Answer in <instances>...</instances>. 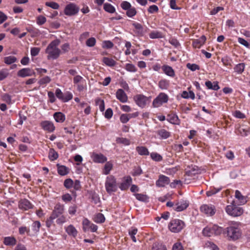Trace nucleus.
Listing matches in <instances>:
<instances>
[{
  "label": "nucleus",
  "mask_w": 250,
  "mask_h": 250,
  "mask_svg": "<svg viewBox=\"0 0 250 250\" xmlns=\"http://www.w3.org/2000/svg\"><path fill=\"white\" fill-rule=\"evenodd\" d=\"M62 199L63 201H64L65 203H67L68 202H70L72 199V197L69 193H66L62 195Z\"/></svg>",
  "instance_id": "61"
},
{
  "label": "nucleus",
  "mask_w": 250,
  "mask_h": 250,
  "mask_svg": "<svg viewBox=\"0 0 250 250\" xmlns=\"http://www.w3.org/2000/svg\"><path fill=\"white\" fill-rule=\"evenodd\" d=\"M70 50V45L68 43H65L61 46L62 53L68 52Z\"/></svg>",
  "instance_id": "58"
},
{
  "label": "nucleus",
  "mask_w": 250,
  "mask_h": 250,
  "mask_svg": "<svg viewBox=\"0 0 250 250\" xmlns=\"http://www.w3.org/2000/svg\"><path fill=\"white\" fill-rule=\"evenodd\" d=\"M18 206L20 209L23 210H27L33 208L32 204L26 199L20 200Z\"/></svg>",
  "instance_id": "14"
},
{
  "label": "nucleus",
  "mask_w": 250,
  "mask_h": 250,
  "mask_svg": "<svg viewBox=\"0 0 250 250\" xmlns=\"http://www.w3.org/2000/svg\"><path fill=\"white\" fill-rule=\"evenodd\" d=\"M91 158L92 161L96 163H104L107 161V158L102 153L93 152Z\"/></svg>",
  "instance_id": "13"
},
{
  "label": "nucleus",
  "mask_w": 250,
  "mask_h": 250,
  "mask_svg": "<svg viewBox=\"0 0 250 250\" xmlns=\"http://www.w3.org/2000/svg\"><path fill=\"white\" fill-rule=\"evenodd\" d=\"M113 165L110 162H107L104 165L103 169V173L105 175H107L109 173L110 170L112 169Z\"/></svg>",
  "instance_id": "34"
},
{
  "label": "nucleus",
  "mask_w": 250,
  "mask_h": 250,
  "mask_svg": "<svg viewBox=\"0 0 250 250\" xmlns=\"http://www.w3.org/2000/svg\"><path fill=\"white\" fill-rule=\"evenodd\" d=\"M41 225L39 221H36L34 222L32 225V230L35 233H37L39 232Z\"/></svg>",
  "instance_id": "40"
},
{
  "label": "nucleus",
  "mask_w": 250,
  "mask_h": 250,
  "mask_svg": "<svg viewBox=\"0 0 250 250\" xmlns=\"http://www.w3.org/2000/svg\"><path fill=\"white\" fill-rule=\"evenodd\" d=\"M73 181L71 179H70V178L66 179L64 181V186L66 188L68 189V188H72L73 187Z\"/></svg>",
  "instance_id": "51"
},
{
  "label": "nucleus",
  "mask_w": 250,
  "mask_h": 250,
  "mask_svg": "<svg viewBox=\"0 0 250 250\" xmlns=\"http://www.w3.org/2000/svg\"><path fill=\"white\" fill-rule=\"evenodd\" d=\"M150 157L153 160L155 161H160L162 160V157L159 154L152 152L150 154Z\"/></svg>",
  "instance_id": "53"
},
{
  "label": "nucleus",
  "mask_w": 250,
  "mask_h": 250,
  "mask_svg": "<svg viewBox=\"0 0 250 250\" xmlns=\"http://www.w3.org/2000/svg\"><path fill=\"white\" fill-rule=\"evenodd\" d=\"M162 69L166 75L171 77L175 76L174 71L171 67L168 65H164L162 67Z\"/></svg>",
  "instance_id": "28"
},
{
  "label": "nucleus",
  "mask_w": 250,
  "mask_h": 250,
  "mask_svg": "<svg viewBox=\"0 0 250 250\" xmlns=\"http://www.w3.org/2000/svg\"><path fill=\"white\" fill-rule=\"evenodd\" d=\"M223 231V229L216 225L212 227H206L202 231L203 234L205 236L210 237L220 235Z\"/></svg>",
  "instance_id": "5"
},
{
  "label": "nucleus",
  "mask_w": 250,
  "mask_h": 250,
  "mask_svg": "<svg viewBox=\"0 0 250 250\" xmlns=\"http://www.w3.org/2000/svg\"><path fill=\"white\" fill-rule=\"evenodd\" d=\"M224 233L227 234L229 239L236 240L239 239L242 234L238 227V224L235 223L225 229Z\"/></svg>",
  "instance_id": "2"
},
{
  "label": "nucleus",
  "mask_w": 250,
  "mask_h": 250,
  "mask_svg": "<svg viewBox=\"0 0 250 250\" xmlns=\"http://www.w3.org/2000/svg\"><path fill=\"white\" fill-rule=\"evenodd\" d=\"M188 202L186 200H182L177 203L173 207V209L177 211H181L186 209L188 206Z\"/></svg>",
  "instance_id": "15"
},
{
  "label": "nucleus",
  "mask_w": 250,
  "mask_h": 250,
  "mask_svg": "<svg viewBox=\"0 0 250 250\" xmlns=\"http://www.w3.org/2000/svg\"><path fill=\"white\" fill-rule=\"evenodd\" d=\"M157 134L162 139H166L170 136V132L164 128L158 130Z\"/></svg>",
  "instance_id": "26"
},
{
  "label": "nucleus",
  "mask_w": 250,
  "mask_h": 250,
  "mask_svg": "<svg viewBox=\"0 0 250 250\" xmlns=\"http://www.w3.org/2000/svg\"><path fill=\"white\" fill-rule=\"evenodd\" d=\"M170 182L169 178L166 176L161 175L159 177V179L156 182L157 186L159 187H163L168 185Z\"/></svg>",
  "instance_id": "16"
},
{
  "label": "nucleus",
  "mask_w": 250,
  "mask_h": 250,
  "mask_svg": "<svg viewBox=\"0 0 250 250\" xmlns=\"http://www.w3.org/2000/svg\"><path fill=\"white\" fill-rule=\"evenodd\" d=\"M226 211L228 214L234 217L239 216L243 213V209L242 208L234 205L227 206L226 208Z\"/></svg>",
  "instance_id": "6"
},
{
  "label": "nucleus",
  "mask_w": 250,
  "mask_h": 250,
  "mask_svg": "<svg viewBox=\"0 0 250 250\" xmlns=\"http://www.w3.org/2000/svg\"><path fill=\"white\" fill-rule=\"evenodd\" d=\"M134 196L136 198L140 201H146L148 200V197L146 195H144L140 193H135Z\"/></svg>",
  "instance_id": "44"
},
{
  "label": "nucleus",
  "mask_w": 250,
  "mask_h": 250,
  "mask_svg": "<svg viewBox=\"0 0 250 250\" xmlns=\"http://www.w3.org/2000/svg\"><path fill=\"white\" fill-rule=\"evenodd\" d=\"M149 36L151 39H159L162 38L163 37V35L161 32L158 31H153L151 32Z\"/></svg>",
  "instance_id": "38"
},
{
  "label": "nucleus",
  "mask_w": 250,
  "mask_h": 250,
  "mask_svg": "<svg viewBox=\"0 0 250 250\" xmlns=\"http://www.w3.org/2000/svg\"><path fill=\"white\" fill-rule=\"evenodd\" d=\"M48 158L51 161H54L58 158V154L54 149H50L48 154Z\"/></svg>",
  "instance_id": "39"
},
{
  "label": "nucleus",
  "mask_w": 250,
  "mask_h": 250,
  "mask_svg": "<svg viewBox=\"0 0 250 250\" xmlns=\"http://www.w3.org/2000/svg\"><path fill=\"white\" fill-rule=\"evenodd\" d=\"M103 62L107 66L112 67L116 65V62L112 58L108 57H104Z\"/></svg>",
  "instance_id": "32"
},
{
  "label": "nucleus",
  "mask_w": 250,
  "mask_h": 250,
  "mask_svg": "<svg viewBox=\"0 0 250 250\" xmlns=\"http://www.w3.org/2000/svg\"><path fill=\"white\" fill-rule=\"evenodd\" d=\"M152 250H167L166 247L160 243H154L153 245Z\"/></svg>",
  "instance_id": "43"
},
{
  "label": "nucleus",
  "mask_w": 250,
  "mask_h": 250,
  "mask_svg": "<svg viewBox=\"0 0 250 250\" xmlns=\"http://www.w3.org/2000/svg\"><path fill=\"white\" fill-rule=\"evenodd\" d=\"M61 43L59 39L52 41L47 46L45 52L47 55L48 60H56L62 54V51L58 46Z\"/></svg>",
  "instance_id": "1"
},
{
  "label": "nucleus",
  "mask_w": 250,
  "mask_h": 250,
  "mask_svg": "<svg viewBox=\"0 0 250 250\" xmlns=\"http://www.w3.org/2000/svg\"><path fill=\"white\" fill-rule=\"evenodd\" d=\"M117 142L118 143L123 144L125 146H128L130 144L129 140L124 138H118L117 139Z\"/></svg>",
  "instance_id": "59"
},
{
  "label": "nucleus",
  "mask_w": 250,
  "mask_h": 250,
  "mask_svg": "<svg viewBox=\"0 0 250 250\" xmlns=\"http://www.w3.org/2000/svg\"><path fill=\"white\" fill-rule=\"evenodd\" d=\"M133 99L136 104L141 108L145 107L149 101L148 98L142 94L136 95Z\"/></svg>",
  "instance_id": "9"
},
{
  "label": "nucleus",
  "mask_w": 250,
  "mask_h": 250,
  "mask_svg": "<svg viewBox=\"0 0 250 250\" xmlns=\"http://www.w3.org/2000/svg\"><path fill=\"white\" fill-rule=\"evenodd\" d=\"M41 126L44 130L49 132H53L55 128L54 124L48 121L42 122L41 123Z\"/></svg>",
  "instance_id": "21"
},
{
  "label": "nucleus",
  "mask_w": 250,
  "mask_h": 250,
  "mask_svg": "<svg viewBox=\"0 0 250 250\" xmlns=\"http://www.w3.org/2000/svg\"><path fill=\"white\" fill-rule=\"evenodd\" d=\"M56 218L53 215L51 214L50 216L46 221V226L49 228H50L53 223V221Z\"/></svg>",
  "instance_id": "56"
},
{
  "label": "nucleus",
  "mask_w": 250,
  "mask_h": 250,
  "mask_svg": "<svg viewBox=\"0 0 250 250\" xmlns=\"http://www.w3.org/2000/svg\"><path fill=\"white\" fill-rule=\"evenodd\" d=\"M35 74V73L34 71L30 68H22L17 73V76L21 78L32 76Z\"/></svg>",
  "instance_id": "11"
},
{
  "label": "nucleus",
  "mask_w": 250,
  "mask_h": 250,
  "mask_svg": "<svg viewBox=\"0 0 250 250\" xmlns=\"http://www.w3.org/2000/svg\"><path fill=\"white\" fill-rule=\"evenodd\" d=\"M73 98L72 94L69 92H67L66 93L64 94V96L63 97L62 101L63 102H66L71 100Z\"/></svg>",
  "instance_id": "60"
},
{
  "label": "nucleus",
  "mask_w": 250,
  "mask_h": 250,
  "mask_svg": "<svg viewBox=\"0 0 250 250\" xmlns=\"http://www.w3.org/2000/svg\"><path fill=\"white\" fill-rule=\"evenodd\" d=\"M64 210L63 205L59 203H57L55 205L51 214L55 216V217L57 218L59 215L63 213Z\"/></svg>",
  "instance_id": "17"
},
{
  "label": "nucleus",
  "mask_w": 250,
  "mask_h": 250,
  "mask_svg": "<svg viewBox=\"0 0 250 250\" xmlns=\"http://www.w3.org/2000/svg\"><path fill=\"white\" fill-rule=\"evenodd\" d=\"M83 229L84 232L90 230L92 232H96L98 229V226L91 223L87 218H84L82 222Z\"/></svg>",
  "instance_id": "10"
},
{
  "label": "nucleus",
  "mask_w": 250,
  "mask_h": 250,
  "mask_svg": "<svg viewBox=\"0 0 250 250\" xmlns=\"http://www.w3.org/2000/svg\"><path fill=\"white\" fill-rule=\"evenodd\" d=\"M113 43L110 41H105L103 42L102 47L104 48L110 49L113 47Z\"/></svg>",
  "instance_id": "52"
},
{
  "label": "nucleus",
  "mask_w": 250,
  "mask_h": 250,
  "mask_svg": "<svg viewBox=\"0 0 250 250\" xmlns=\"http://www.w3.org/2000/svg\"><path fill=\"white\" fill-rule=\"evenodd\" d=\"M79 11V8L74 3H70L66 5L64 13L65 15L71 16L77 14Z\"/></svg>",
  "instance_id": "7"
},
{
  "label": "nucleus",
  "mask_w": 250,
  "mask_h": 250,
  "mask_svg": "<svg viewBox=\"0 0 250 250\" xmlns=\"http://www.w3.org/2000/svg\"><path fill=\"white\" fill-rule=\"evenodd\" d=\"M136 151L141 155H148L149 154L148 149L145 146H137Z\"/></svg>",
  "instance_id": "35"
},
{
  "label": "nucleus",
  "mask_w": 250,
  "mask_h": 250,
  "mask_svg": "<svg viewBox=\"0 0 250 250\" xmlns=\"http://www.w3.org/2000/svg\"><path fill=\"white\" fill-rule=\"evenodd\" d=\"M137 231V229L134 228H131L128 231L129 235L130 236L132 241L134 242H136V239L135 235L136 234Z\"/></svg>",
  "instance_id": "42"
},
{
  "label": "nucleus",
  "mask_w": 250,
  "mask_h": 250,
  "mask_svg": "<svg viewBox=\"0 0 250 250\" xmlns=\"http://www.w3.org/2000/svg\"><path fill=\"white\" fill-rule=\"evenodd\" d=\"M172 250H184V249L181 243L177 242L173 245Z\"/></svg>",
  "instance_id": "64"
},
{
  "label": "nucleus",
  "mask_w": 250,
  "mask_h": 250,
  "mask_svg": "<svg viewBox=\"0 0 250 250\" xmlns=\"http://www.w3.org/2000/svg\"><path fill=\"white\" fill-rule=\"evenodd\" d=\"M57 171L59 175L64 176L68 174L70 172V168L63 165L57 164Z\"/></svg>",
  "instance_id": "22"
},
{
  "label": "nucleus",
  "mask_w": 250,
  "mask_h": 250,
  "mask_svg": "<svg viewBox=\"0 0 250 250\" xmlns=\"http://www.w3.org/2000/svg\"><path fill=\"white\" fill-rule=\"evenodd\" d=\"M187 67L192 71L199 70L200 69L199 65L194 63L191 64L188 63L187 64Z\"/></svg>",
  "instance_id": "55"
},
{
  "label": "nucleus",
  "mask_w": 250,
  "mask_h": 250,
  "mask_svg": "<svg viewBox=\"0 0 250 250\" xmlns=\"http://www.w3.org/2000/svg\"><path fill=\"white\" fill-rule=\"evenodd\" d=\"M129 120L128 114H123L120 116V120L123 124L126 123Z\"/></svg>",
  "instance_id": "54"
},
{
  "label": "nucleus",
  "mask_w": 250,
  "mask_h": 250,
  "mask_svg": "<svg viewBox=\"0 0 250 250\" xmlns=\"http://www.w3.org/2000/svg\"><path fill=\"white\" fill-rule=\"evenodd\" d=\"M167 120L173 124H178L179 121L178 116L175 114L168 115Z\"/></svg>",
  "instance_id": "36"
},
{
  "label": "nucleus",
  "mask_w": 250,
  "mask_h": 250,
  "mask_svg": "<svg viewBox=\"0 0 250 250\" xmlns=\"http://www.w3.org/2000/svg\"><path fill=\"white\" fill-rule=\"evenodd\" d=\"M51 82V79L48 76H45L39 81V83L40 85L47 84Z\"/></svg>",
  "instance_id": "48"
},
{
  "label": "nucleus",
  "mask_w": 250,
  "mask_h": 250,
  "mask_svg": "<svg viewBox=\"0 0 250 250\" xmlns=\"http://www.w3.org/2000/svg\"><path fill=\"white\" fill-rule=\"evenodd\" d=\"M121 7L125 10H127L129 9L131 7V4L126 1H123L121 4Z\"/></svg>",
  "instance_id": "62"
},
{
  "label": "nucleus",
  "mask_w": 250,
  "mask_h": 250,
  "mask_svg": "<svg viewBox=\"0 0 250 250\" xmlns=\"http://www.w3.org/2000/svg\"><path fill=\"white\" fill-rule=\"evenodd\" d=\"M201 211L207 216H212L215 213V209L213 206L203 205L200 207Z\"/></svg>",
  "instance_id": "12"
},
{
  "label": "nucleus",
  "mask_w": 250,
  "mask_h": 250,
  "mask_svg": "<svg viewBox=\"0 0 250 250\" xmlns=\"http://www.w3.org/2000/svg\"><path fill=\"white\" fill-rule=\"evenodd\" d=\"M116 96L117 99L122 103H126L127 101V96L122 89H119L117 90L116 93Z\"/></svg>",
  "instance_id": "19"
},
{
  "label": "nucleus",
  "mask_w": 250,
  "mask_h": 250,
  "mask_svg": "<svg viewBox=\"0 0 250 250\" xmlns=\"http://www.w3.org/2000/svg\"><path fill=\"white\" fill-rule=\"evenodd\" d=\"M46 21V19L45 17L42 16H40L38 17L37 20V23L39 25H42Z\"/></svg>",
  "instance_id": "63"
},
{
  "label": "nucleus",
  "mask_w": 250,
  "mask_h": 250,
  "mask_svg": "<svg viewBox=\"0 0 250 250\" xmlns=\"http://www.w3.org/2000/svg\"><path fill=\"white\" fill-rule=\"evenodd\" d=\"M235 197L239 201L241 205H244L247 202L246 197L243 196L238 190L235 191Z\"/></svg>",
  "instance_id": "25"
},
{
  "label": "nucleus",
  "mask_w": 250,
  "mask_h": 250,
  "mask_svg": "<svg viewBox=\"0 0 250 250\" xmlns=\"http://www.w3.org/2000/svg\"><path fill=\"white\" fill-rule=\"evenodd\" d=\"M65 229L69 235L72 236L73 237H76L77 235L78 231L72 225H70L65 227Z\"/></svg>",
  "instance_id": "23"
},
{
  "label": "nucleus",
  "mask_w": 250,
  "mask_h": 250,
  "mask_svg": "<svg viewBox=\"0 0 250 250\" xmlns=\"http://www.w3.org/2000/svg\"><path fill=\"white\" fill-rule=\"evenodd\" d=\"M206 86L209 89H212L213 90H218L220 89V87L218 85L217 82H213L212 83L210 81H208L205 83Z\"/></svg>",
  "instance_id": "24"
},
{
  "label": "nucleus",
  "mask_w": 250,
  "mask_h": 250,
  "mask_svg": "<svg viewBox=\"0 0 250 250\" xmlns=\"http://www.w3.org/2000/svg\"><path fill=\"white\" fill-rule=\"evenodd\" d=\"M136 10L134 7H131L126 10V15L129 17H132L136 14Z\"/></svg>",
  "instance_id": "49"
},
{
  "label": "nucleus",
  "mask_w": 250,
  "mask_h": 250,
  "mask_svg": "<svg viewBox=\"0 0 250 250\" xmlns=\"http://www.w3.org/2000/svg\"><path fill=\"white\" fill-rule=\"evenodd\" d=\"M168 96L167 94L161 93L154 100L152 103L154 107H158L163 104L167 103Z\"/></svg>",
  "instance_id": "8"
},
{
  "label": "nucleus",
  "mask_w": 250,
  "mask_h": 250,
  "mask_svg": "<svg viewBox=\"0 0 250 250\" xmlns=\"http://www.w3.org/2000/svg\"><path fill=\"white\" fill-rule=\"evenodd\" d=\"M105 188L108 194L116 192L118 188L116 179L113 175H109L106 178Z\"/></svg>",
  "instance_id": "3"
},
{
  "label": "nucleus",
  "mask_w": 250,
  "mask_h": 250,
  "mask_svg": "<svg viewBox=\"0 0 250 250\" xmlns=\"http://www.w3.org/2000/svg\"><path fill=\"white\" fill-rule=\"evenodd\" d=\"M132 25L134 27L136 32L139 35H142L143 34V27L141 24L134 22Z\"/></svg>",
  "instance_id": "37"
},
{
  "label": "nucleus",
  "mask_w": 250,
  "mask_h": 250,
  "mask_svg": "<svg viewBox=\"0 0 250 250\" xmlns=\"http://www.w3.org/2000/svg\"><path fill=\"white\" fill-rule=\"evenodd\" d=\"M104 10L110 13H113L115 11V9L113 6L108 3H106L104 5Z\"/></svg>",
  "instance_id": "41"
},
{
  "label": "nucleus",
  "mask_w": 250,
  "mask_h": 250,
  "mask_svg": "<svg viewBox=\"0 0 250 250\" xmlns=\"http://www.w3.org/2000/svg\"><path fill=\"white\" fill-rule=\"evenodd\" d=\"M16 242V239L13 237H6L3 241V243L6 246H14Z\"/></svg>",
  "instance_id": "29"
},
{
  "label": "nucleus",
  "mask_w": 250,
  "mask_h": 250,
  "mask_svg": "<svg viewBox=\"0 0 250 250\" xmlns=\"http://www.w3.org/2000/svg\"><path fill=\"white\" fill-rule=\"evenodd\" d=\"M206 41V36L202 35L199 39L193 40L192 46L194 48H200L205 43Z\"/></svg>",
  "instance_id": "20"
},
{
  "label": "nucleus",
  "mask_w": 250,
  "mask_h": 250,
  "mask_svg": "<svg viewBox=\"0 0 250 250\" xmlns=\"http://www.w3.org/2000/svg\"><path fill=\"white\" fill-rule=\"evenodd\" d=\"M125 68L127 71L131 72H135L137 71V68L135 65L131 63L126 64Z\"/></svg>",
  "instance_id": "50"
},
{
  "label": "nucleus",
  "mask_w": 250,
  "mask_h": 250,
  "mask_svg": "<svg viewBox=\"0 0 250 250\" xmlns=\"http://www.w3.org/2000/svg\"><path fill=\"white\" fill-rule=\"evenodd\" d=\"M53 117L56 122L58 123H63L65 120V115L60 112H55Z\"/></svg>",
  "instance_id": "27"
},
{
  "label": "nucleus",
  "mask_w": 250,
  "mask_h": 250,
  "mask_svg": "<svg viewBox=\"0 0 250 250\" xmlns=\"http://www.w3.org/2000/svg\"><path fill=\"white\" fill-rule=\"evenodd\" d=\"M221 189V188H211L210 190H209L206 192V194L208 196H211L212 195H214L216 193L218 192Z\"/></svg>",
  "instance_id": "46"
},
{
  "label": "nucleus",
  "mask_w": 250,
  "mask_h": 250,
  "mask_svg": "<svg viewBox=\"0 0 250 250\" xmlns=\"http://www.w3.org/2000/svg\"><path fill=\"white\" fill-rule=\"evenodd\" d=\"M245 64L244 63H240L236 64L234 67V71L238 74H242L244 71Z\"/></svg>",
  "instance_id": "31"
},
{
  "label": "nucleus",
  "mask_w": 250,
  "mask_h": 250,
  "mask_svg": "<svg viewBox=\"0 0 250 250\" xmlns=\"http://www.w3.org/2000/svg\"><path fill=\"white\" fill-rule=\"evenodd\" d=\"M185 226L184 222L178 219L171 220L168 225L169 229L174 233H178L181 231Z\"/></svg>",
  "instance_id": "4"
},
{
  "label": "nucleus",
  "mask_w": 250,
  "mask_h": 250,
  "mask_svg": "<svg viewBox=\"0 0 250 250\" xmlns=\"http://www.w3.org/2000/svg\"><path fill=\"white\" fill-rule=\"evenodd\" d=\"M96 42V40L95 38L91 37L89 38L86 41V45L88 47H93Z\"/></svg>",
  "instance_id": "47"
},
{
  "label": "nucleus",
  "mask_w": 250,
  "mask_h": 250,
  "mask_svg": "<svg viewBox=\"0 0 250 250\" xmlns=\"http://www.w3.org/2000/svg\"><path fill=\"white\" fill-rule=\"evenodd\" d=\"M45 5L47 6L51 7L54 9H58L59 8V5L57 3L54 1L46 2L45 3Z\"/></svg>",
  "instance_id": "57"
},
{
  "label": "nucleus",
  "mask_w": 250,
  "mask_h": 250,
  "mask_svg": "<svg viewBox=\"0 0 250 250\" xmlns=\"http://www.w3.org/2000/svg\"><path fill=\"white\" fill-rule=\"evenodd\" d=\"M17 61V58L13 56H9L4 58V62L8 65L15 63Z\"/></svg>",
  "instance_id": "33"
},
{
  "label": "nucleus",
  "mask_w": 250,
  "mask_h": 250,
  "mask_svg": "<svg viewBox=\"0 0 250 250\" xmlns=\"http://www.w3.org/2000/svg\"><path fill=\"white\" fill-rule=\"evenodd\" d=\"M93 221L97 223H103L105 221V217L102 213H98L94 216Z\"/></svg>",
  "instance_id": "30"
},
{
  "label": "nucleus",
  "mask_w": 250,
  "mask_h": 250,
  "mask_svg": "<svg viewBox=\"0 0 250 250\" xmlns=\"http://www.w3.org/2000/svg\"><path fill=\"white\" fill-rule=\"evenodd\" d=\"M132 183V178L130 176L124 177V181L121 183L119 188L122 190H126Z\"/></svg>",
  "instance_id": "18"
},
{
  "label": "nucleus",
  "mask_w": 250,
  "mask_h": 250,
  "mask_svg": "<svg viewBox=\"0 0 250 250\" xmlns=\"http://www.w3.org/2000/svg\"><path fill=\"white\" fill-rule=\"evenodd\" d=\"M168 85V82L166 80H161L159 83V86L160 88L162 89H167Z\"/></svg>",
  "instance_id": "45"
}]
</instances>
